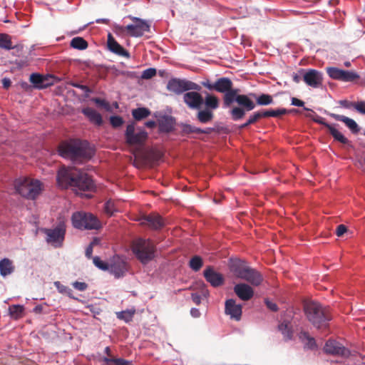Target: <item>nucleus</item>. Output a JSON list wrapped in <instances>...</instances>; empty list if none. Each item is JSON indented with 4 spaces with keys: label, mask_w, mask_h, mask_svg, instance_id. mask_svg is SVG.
Listing matches in <instances>:
<instances>
[{
    "label": "nucleus",
    "mask_w": 365,
    "mask_h": 365,
    "mask_svg": "<svg viewBox=\"0 0 365 365\" xmlns=\"http://www.w3.org/2000/svg\"><path fill=\"white\" fill-rule=\"evenodd\" d=\"M57 182L62 188L72 187L75 190H91L94 187L92 179L84 172L73 167H62L57 174Z\"/></svg>",
    "instance_id": "nucleus-1"
},
{
    "label": "nucleus",
    "mask_w": 365,
    "mask_h": 365,
    "mask_svg": "<svg viewBox=\"0 0 365 365\" xmlns=\"http://www.w3.org/2000/svg\"><path fill=\"white\" fill-rule=\"evenodd\" d=\"M58 152L61 157L72 161L81 158L88 159L92 155V150L88 147V143L86 141L76 143H62L59 145Z\"/></svg>",
    "instance_id": "nucleus-2"
},
{
    "label": "nucleus",
    "mask_w": 365,
    "mask_h": 365,
    "mask_svg": "<svg viewBox=\"0 0 365 365\" xmlns=\"http://www.w3.org/2000/svg\"><path fill=\"white\" fill-rule=\"evenodd\" d=\"M304 312L309 321L317 328L326 327L331 319L329 310L316 302L307 303Z\"/></svg>",
    "instance_id": "nucleus-3"
},
{
    "label": "nucleus",
    "mask_w": 365,
    "mask_h": 365,
    "mask_svg": "<svg viewBox=\"0 0 365 365\" xmlns=\"http://www.w3.org/2000/svg\"><path fill=\"white\" fill-rule=\"evenodd\" d=\"M15 188L21 196L34 200L42 191V184L38 180L21 178L16 180Z\"/></svg>",
    "instance_id": "nucleus-4"
},
{
    "label": "nucleus",
    "mask_w": 365,
    "mask_h": 365,
    "mask_svg": "<svg viewBox=\"0 0 365 365\" xmlns=\"http://www.w3.org/2000/svg\"><path fill=\"white\" fill-rule=\"evenodd\" d=\"M73 226L78 230H98L101 227L98 219L93 214L83 211L75 212L71 216Z\"/></svg>",
    "instance_id": "nucleus-5"
},
{
    "label": "nucleus",
    "mask_w": 365,
    "mask_h": 365,
    "mask_svg": "<svg viewBox=\"0 0 365 365\" xmlns=\"http://www.w3.org/2000/svg\"><path fill=\"white\" fill-rule=\"evenodd\" d=\"M133 251L142 263H147L155 257V247L150 240L138 239L133 246Z\"/></svg>",
    "instance_id": "nucleus-6"
},
{
    "label": "nucleus",
    "mask_w": 365,
    "mask_h": 365,
    "mask_svg": "<svg viewBox=\"0 0 365 365\" xmlns=\"http://www.w3.org/2000/svg\"><path fill=\"white\" fill-rule=\"evenodd\" d=\"M134 21L133 24H128L126 26L117 25L115 26V30L117 33H122L127 31L129 36L132 37H140L145 32L150 31V24L142 19L138 17H131Z\"/></svg>",
    "instance_id": "nucleus-7"
},
{
    "label": "nucleus",
    "mask_w": 365,
    "mask_h": 365,
    "mask_svg": "<svg viewBox=\"0 0 365 365\" xmlns=\"http://www.w3.org/2000/svg\"><path fill=\"white\" fill-rule=\"evenodd\" d=\"M66 232V225L63 220L59 221L54 228L43 229L46 242L56 248L62 247Z\"/></svg>",
    "instance_id": "nucleus-8"
},
{
    "label": "nucleus",
    "mask_w": 365,
    "mask_h": 365,
    "mask_svg": "<svg viewBox=\"0 0 365 365\" xmlns=\"http://www.w3.org/2000/svg\"><path fill=\"white\" fill-rule=\"evenodd\" d=\"M167 88L176 94H180L188 91L201 90L200 86L192 81L178 78L170 79L167 84Z\"/></svg>",
    "instance_id": "nucleus-9"
},
{
    "label": "nucleus",
    "mask_w": 365,
    "mask_h": 365,
    "mask_svg": "<svg viewBox=\"0 0 365 365\" xmlns=\"http://www.w3.org/2000/svg\"><path fill=\"white\" fill-rule=\"evenodd\" d=\"M135 123L133 122L129 123L126 127L125 137L126 143L129 145H143L148 138V133L144 129H138L135 133Z\"/></svg>",
    "instance_id": "nucleus-10"
},
{
    "label": "nucleus",
    "mask_w": 365,
    "mask_h": 365,
    "mask_svg": "<svg viewBox=\"0 0 365 365\" xmlns=\"http://www.w3.org/2000/svg\"><path fill=\"white\" fill-rule=\"evenodd\" d=\"M108 271L116 278L123 277L128 271V263L123 257L115 255L111 259Z\"/></svg>",
    "instance_id": "nucleus-11"
},
{
    "label": "nucleus",
    "mask_w": 365,
    "mask_h": 365,
    "mask_svg": "<svg viewBox=\"0 0 365 365\" xmlns=\"http://www.w3.org/2000/svg\"><path fill=\"white\" fill-rule=\"evenodd\" d=\"M198 91H188L183 95V101L188 108L193 110L201 109L204 100Z\"/></svg>",
    "instance_id": "nucleus-12"
},
{
    "label": "nucleus",
    "mask_w": 365,
    "mask_h": 365,
    "mask_svg": "<svg viewBox=\"0 0 365 365\" xmlns=\"http://www.w3.org/2000/svg\"><path fill=\"white\" fill-rule=\"evenodd\" d=\"M303 79L308 86L319 88L322 85L323 75L317 70L309 69L304 74Z\"/></svg>",
    "instance_id": "nucleus-13"
},
{
    "label": "nucleus",
    "mask_w": 365,
    "mask_h": 365,
    "mask_svg": "<svg viewBox=\"0 0 365 365\" xmlns=\"http://www.w3.org/2000/svg\"><path fill=\"white\" fill-rule=\"evenodd\" d=\"M324 349L326 353L334 355L346 356L349 354L348 349L335 340H328L325 344Z\"/></svg>",
    "instance_id": "nucleus-14"
},
{
    "label": "nucleus",
    "mask_w": 365,
    "mask_h": 365,
    "mask_svg": "<svg viewBox=\"0 0 365 365\" xmlns=\"http://www.w3.org/2000/svg\"><path fill=\"white\" fill-rule=\"evenodd\" d=\"M204 277L207 282H209L212 287H218L221 286L224 282V278L222 275L214 270L211 267H208L204 270Z\"/></svg>",
    "instance_id": "nucleus-15"
},
{
    "label": "nucleus",
    "mask_w": 365,
    "mask_h": 365,
    "mask_svg": "<svg viewBox=\"0 0 365 365\" xmlns=\"http://www.w3.org/2000/svg\"><path fill=\"white\" fill-rule=\"evenodd\" d=\"M225 312L226 314L230 316L231 319L239 321L242 316V306L236 304L235 300L230 299L225 302Z\"/></svg>",
    "instance_id": "nucleus-16"
},
{
    "label": "nucleus",
    "mask_w": 365,
    "mask_h": 365,
    "mask_svg": "<svg viewBox=\"0 0 365 365\" xmlns=\"http://www.w3.org/2000/svg\"><path fill=\"white\" fill-rule=\"evenodd\" d=\"M253 286H259L263 281L262 274L256 269L248 267L241 277Z\"/></svg>",
    "instance_id": "nucleus-17"
},
{
    "label": "nucleus",
    "mask_w": 365,
    "mask_h": 365,
    "mask_svg": "<svg viewBox=\"0 0 365 365\" xmlns=\"http://www.w3.org/2000/svg\"><path fill=\"white\" fill-rule=\"evenodd\" d=\"M234 292L237 297L244 301L250 299L254 295L253 289L245 283H240L234 287Z\"/></svg>",
    "instance_id": "nucleus-18"
},
{
    "label": "nucleus",
    "mask_w": 365,
    "mask_h": 365,
    "mask_svg": "<svg viewBox=\"0 0 365 365\" xmlns=\"http://www.w3.org/2000/svg\"><path fill=\"white\" fill-rule=\"evenodd\" d=\"M108 47L109 50L120 56L125 58L130 57V53L121 45H120L111 36L108 34Z\"/></svg>",
    "instance_id": "nucleus-19"
},
{
    "label": "nucleus",
    "mask_w": 365,
    "mask_h": 365,
    "mask_svg": "<svg viewBox=\"0 0 365 365\" xmlns=\"http://www.w3.org/2000/svg\"><path fill=\"white\" fill-rule=\"evenodd\" d=\"M30 81L35 88L38 89L45 88L52 84L51 82L48 81V77L36 73L31 75Z\"/></svg>",
    "instance_id": "nucleus-20"
},
{
    "label": "nucleus",
    "mask_w": 365,
    "mask_h": 365,
    "mask_svg": "<svg viewBox=\"0 0 365 365\" xmlns=\"http://www.w3.org/2000/svg\"><path fill=\"white\" fill-rule=\"evenodd\" d=\"M82 113L88 118L91 123L98 126L102 125V116L95 109L90 107H86L82 110Z\"/></svg>",
    "instance_id": "nucleus-21"
},
{
    "label": "nucleus",
    "mask_w": 365,
    "mask_h": 365,
    "mask_svg": "<svg viewBox=\"0 0 365 365\" xmlns=\"http://www.w3.org/2000/svg\"><path fill=\"white\" fill-rule=\"evenodd\" d=\"M330 116L332 117L336 120L341 121L345 123V125L351 130L353 133H357L359 131V128L357 123L351 118H349L346 116L331 113Z\"/></svg>",
    "instance_id": "nucleus-22"
},
{
    "label": "nucleus",
    "mask_w": 365,
    "mask_h": 365,
    "mask_svg": "<svg viewBox=\"0 0 365 365\" xmlns=\"http://www.w3.org/2000/svg\"><path fill=\"white\" fill-rule=\"evenodd\" d=\"M142 224L147 225L155 230L161 228L164 225L161 217L156 215H150L145 217L143 220Z\"/></svg>",
    "instance_id": "nucleus-23"
},
{
    "label": "nucleus",
    "mask_w": 365,
    "mask_h": 365,
    "mask_svg": "<svg viewBox=\"0 0 365 365\" xmlns=\"http://www.w3.org/2000/svg\"><path fill=\"white\" fill-rule=\"evenodd\" d=\"M248 267L249 266L245 261L235 260L232 262L230 269L237 277L241 279L242 276L243 275L245 270L248 268Z\"/></svg>",
    "instance_id": "nucleus-24"
},
{
    "label": "nucleus",
    "mask_w": 365,
    "mask_h": 365,
    "mask_svg": "<svg viewBox=\"0 0 365 365\" xmlns=\"http://www.w3.org/2000/svg\"><path fill=\"white\" fill-rule=\"evenodd\" d=\"M15 269V267L13 264V262L8 259L4 258L0 260V274L6 277L10 274H11Z\"/></svg>",
    "instance_id": "nucleus-25"
},
{
    "label": "nucleus",
    "mask_w": 365,
    "mask_h": 365,
    "mask_svg": "<svg viewBox=\"0 0 365 365\" xmlns=\"http://www.w3.org/2000/svg\"><path fill=\"white\" fill-rule=\"evenodd\" d=\"M233 83L232 81L227 78L222 77L215 81V91L220 93H225L232 88Z\"/></svg>",
    "instance_id": "nucleus-26"
},
{
    "label": "nucleus",
    "mask_w": 365,
    "mask_h": 365,
    "mask_svg": "<svg viewBox=\"0 0 365 365\" xmlns=\"http://www.w3.org/2000/svg\"><path fill=\"white\" fill-rule=\"evenodd\" d=\"M339 104L346 108H354L357 112L361 114L365 115V101L358 102H349L346 100L339 101Z\"/></svg>",
    "instance_id": "nucleus-27"
},
{
    "label": "nucleus",
    "mask_w": 365,
    "mask_h": 365,
    "mask_svg": "<svg viewBox=\"0 0 365 365\" xmlns=\"http://www.w3.org/2000/svg\"><path fill=\"white\" fill-rule=\"evenodd\" d=\"M238 95V89H232V88L224 93L223 108H227L230 107L233 102H236Z\"/></svg>",
    "instance_id": "nucleus-28"
},
{
    "label": "nucleus",
    "mask_w": 365,
    "mask_h": 365,
    "mask_svg": "<svg viewBox=\"0 0 365 365\" xmlns=\"http://www.w3.org/2000/svg\"><path fill=\"white\" fill-rule=\"evenodd\" d=\"M236 103L247 111H250L255 108V103L246 95H238Z\"/></svg>",
    "instance_id": "nucleus-29"
},
{
    "label": "nucleus",
    "mask_w": 365,
    "mask_h": 365,
    "mask_svg": "<svg viewBox=\"0 0 365 365\" xmlns=\"http://www.w3.org/2000/svg\"><path fill=\"white\" fill-rule=\"evenodd\" d=\"M278 329L282 334L285 340L292 339L293 332L289 322L283 321L281 322L278 326Z\"/></svg>",
    "instance_id": "nucleus-30"
},
{
    "label": "nucleus",
    "mask_w": 365,
    "mask_h": 365,
    "mask_svg": "<svg viewBox=\"0 0 365 365\" xmlns=\"http://www.w3.org/2000/svg\"><path fill=\"white\" fill-rule=\"evenodd\" d=\"M299 339L304 344L305 348L313 349L316 347V342L313 337H311L306 331H301L299 334Z\"/></svg>",
    "instance_id": "nucleus-31"
},
{
    "label": "nucleus",
    "mask_w": 365,
    "mask_h": 365,
    "mask_svg": "<svg viewBox=\"0 0 365 365\" xmlns=\"http://www.w3.org/2000/svg\"><path fill=\"white\" fill-rule=\"evenodd\" d=\"M213 113L209 109H200L197 114V118L202 123H207L210 122L213 119Z\"/></svg>",
    "instance_id": "nucleus-32"
},
{
    "label": "nucleus",
    "mask_w": 365,
    "mask_h": 365,
    "mask_svg": "<svg viewBox=\"0 0 365 365\" xmlns=\"http://www.w3.org/2000/svg\"><path fill=\"white\" fill-rule=\"evenodd\" d=\"M327 128L334 140L343 144H348L349 143V140L333 125H327Z\"/></svg>",
    "instance_id": "nucleus-33"
},
{
    "label": "nucleus",
    "mask_w": 365,
    "mask_h": 365,
    "mask_svg": "<svg viewBox=\"0 0 365 365\" xmlns=\"http://www.w3.org/2000/svg\"><path fill=\"white\" fill-rule=\"evenodd\" d=\"M204 103L206 106L205 109H209L212 111L219 107L220 101L216 96L207 94L205 96Z\"/></svg>",
    "instance_id": "nucleus-34"
},
{
    "label": "nucleus",
    "mask_w": 365,
    "mask_h": 365,
    "mask_svg": "<svg viewBox=\"0 0 365 365\" xmlns=\"http://www.w3.org/2000/svg\"><path fill=\"white\" fill-rule=\"evenodd\" d=\"M173 128V122L171 118H163L159 121V129L161 132L169 133Z\"/></svg>",
    "instance_id": "nucleus-35"
},
{
    "label": "nucleus",
    "mask_w": 365,
    "mask_h": 365,
    "mask_svg": "<svg viewBox=\"0 0 365 365\" xmlns=\"http://www.w3.org/2000/svg\"><path fill=\"white\" fill-rule=\"evenodd\" d=\"M150 114L149 109L146 108H138L132 110V115L136 120H143Z\"/></svg>",
    "instance_id": "nucleus-36"
},
{
    "label": "nucleus",
    "mask_w": 365,
    "mask_h": 365,
    "mask_svg": "<svg viewBox=\"0 0 365 365\" xmlns=\"http://www.w3.org/2000/svg\"><path fill=\"white\" fill-rule=\"evenodd\" d=\"M135 313L134 309H126L121 312H116L117 318L128 323L132 321L133 317Z\"/></svg>",
    "instance_id": "nucleus-37"
},
{
    "label": "nucleus",
    "mask_w": 365,
    "mask_h": 365,
    "mask_svg": "<svg viewBox=\"0 0 365 365\" xmlns=\"http://www.w3.org/2000/svg\"><path fill=\"white\" fill-rule=\"evenodd\" d=\"M11 317L15 319H19L23 316L24 307L23 305L14 304L9 308Z\"/></svg>",
    "instance_id": "nucleus-38"
},
{
    "label": "nucleus",
    "mask_w": 365,
    "mask_h": 365,
    "mask_svg": "<svg viewBox=\"0 0 365 365\" xmlns=\"http://www.w3.org/2000/svg\"><path fill=\"white\" fill-rule=\"evenodd\" d=\"M103 361L106 365H110L111 364H113L114 365H133L132 361L125 360L121 358L110 359L108 357H103Z\"/></svg>",
    "instance_id": "nucleus-39"
},
{
    "label": "nucleus",
    "mask_w": 365,
    "mask_h": 365,
    "mask_svg": "<svg viewBox=\"0 0 365 365\" xmlns=\"http://www.w3.org/2000/svg\"><path fill=\"white\" fill-rule=\"evenodd\" d=\"M359 78V75L352 71L342 70L341 80L344 82H353Z\"/></svg>",
    "instance_id": "nucleus-40"
},
{
    "label": "nucleus",
    "mask_w": 365,
    "mask_h": 365,
    "mask_svg": "<svg viewBox=\"0 0 365 365\" xmlns=\"http://www.w3.org/2000/svg\"><path fill=\"white\" fill-rule=\"evenodd\" d=\"M71 46L78 50H84L88 47V43L81 37H75L71 41Z\"/></svg>",
    "instance_id": "nucleus-41"
},
{
    "label": "nucleus",
    "mask_w": 365,
    "mask_h": 365,
    "mask_svg": "<svg viewBox=\"0 0 365 365\" xmlns=\"http://www.w3.org/2000/svg\"><path fill=\"white\" fill-rule=\"evenodd\" d=\"M262 115V118L265 117H279L280 115H284L287 113V110L285 108H277L276 110H269L260 112Z\"/></svg>",
    "instance_id": "nucleus-42"
},
{
    "label": "nucleus",
    "mask_w": 365,
    "mask_h": 365,
    "mask_svg": "<svg viewBox=\"0 0 365 365\" xmlns=\"http://www.w3.org/2000/svg\"><path fill=\"white\" fill-rule=\"evenodd\" d=\"M0 48L6 50L13 48L11 37L8 34H0Z\"/></svg>",
    "instance_id": "nucleus-43"
},
{
    "label": "nucleus",
    "mask_w": 365,
    "mask_h": 365,
    "mask_svg": "<svg viewBox=\"0 0 365 365\" xmlns=\"http://www.w3.org/2000/svg\"><path fill=\"white\" fill-rule=\"evenodd\" d=\"M245 111H247L245 109L240 107L233 108L230 110L232 119L235 121L242 119L245 115Z\"/></svg>",
    "instance_id": "nucleus-44"
},
{
    "label": "nucleus",
    "mask_w": 365,
    "mask_h": 365,
    "mask_svg": "<svg viewBox=\"0 0 365 365\" xmlns=\"http://www.w3.org/2000/svg\"><path fill=\"white\" fill-rule=\"evenodd\" d=\"M327 73L329 76L334 80H341L342 69L336 67H328L326 68Z\"/></svg>",
    "instance_id": "nucleus-45"
},
{
    "label": "nucleus",
    "mask_w": 365,
    "mask_h": 365,
    "mask_svg": "<svg viewBox=\"0 0 365 365\" xmlns=\"http://www.w3.org/2000/svg\"><path fill=\"white\" fill-rule=\"evenodd\" d=\"M256 101L258 105L267 106L272 103L273 99L272 96L269 94H262L256 97Z\"/></svg>",
    "instance_id": "nucleus-46"
},
{
    "label": "nucleus",
    "mask_w": 365,
    "mask_h": 365,
    "mask_svg": "<svg viewBox=\"0 0 365 365\" xmlns=\"http://www.w3.org/2000/svg\"><path fill=\"white\" fill-rule=\"evenodd\" d=\"M202 266V258L199 256H195L190 260V267L192 270L195 272L198 271Z\"/></svg>",
    "instance_id": "nucleus-47"
},
{
    "label": "nucleus",
    "mask_w": 365,
    "mask_h": 365,
    "mask_svg": "<svg viewBox=\"0 0 365 365\" xmlns=\"http://www.w3.org/2000/svg\"><path fill=\"white\" fill-rule=\"evenodd\" d=\"M262 118V115L260 112H256L254 113L252 115H251L247 120V121L242 125H240V128H245L247 126H249L251 124L255 123L257 122L259 118Z\"/></svg>",
    "instance_id": "nucleus-48"
},
{
    "label": "nucleus",
    "mask_w": 365,
    "mask_h": 365,
    "mask_svg": "<svg viewBox=\"0 0 365 365\" xmlns=\"http://www.w3.org/2000/svg\"><path fill=\"white\" fill-rule=\"evenodd\" d=\"M93 262L95 264V266H96L98 268H99L101 270H103V271L109 270L110 264L101 260V258L97 256L93 257Z\"/></svg>",
    "instance_id": "nucleus-49"
},
{
    "label": "nucleus",
    "mask_w": 365,
    "mask_h": 365,
    "mask_svg": "<svg viewBox=\"0 0 365 365\" xmlns=\"http://www.w3.org/2000/svg\"><path fill=\"white\" fill-rule=\"evenodd\" d=\"M104 209L105 212L109 215H112L115 212L118 211L115 202L112 200H109L105 203Z\"/></svg>",
    "instance_id": "nucleus-50"
},
{
    "label": "nucleus",
    "mask_w": 365,
    "mask_h": 365,
    "mask_svg": "<svg viewBox=\"0 0 365 365\" xmlns=\"http://www.w3.org/2000/svg\"><path fill=\"white\" fill-rule=\"evenodd\" d=\"M110 122L113 128H118L123 124L124 120L120 116L113 115L110 118Z\"/></svg>",
    "instance_id": "nucleus-51"
},
{
    "label": "nucleus",
    "mask_w": 365,
    "mask_h": 365,
    "mask_svg": "<svg viewBox=\"0 0 365 365\" xmlns=\"http://www.w3.org/2000/svg\"><path fill=\"white\" fill-rule=\"evenodd\" d=\"M156 74V69L153 68H149L144 70L141 74V78L143 79H150L155 76Z\"/></svg>",
    "instance_id": "nucleus-52"
},
{
    "label": "nucleus",
    "mask_w": 365,
    "mask_h": 365,
    "mask_svg": "<svg viewBox=\"0 0 365 365\" xmlns=\"http://www.w3.org/2000/svg\"><path fill=\"white\" fill-rule=\"evenodd\" d=\"M182 131L185 133H195L200 134V131H201V128H197V127L191 125L186 124V125H183Z\"/></svg>",
    "instance_id": "nucleus-53"
},
{
    "label": "nucleus",
    "mask_w": 365,
    "mask_h": 365,
    "mask_svg": "<svg viewBox=\"0 0 365 365\" xmlns=\"http://www.w3.org/2000/svg\"><path fill=\"white\" fill-rule=\"evenodd\" d=\"M70 84L73 87H75V88L82 90L85 93L86 96H88V95L92 92L91 90L87 86L81 85V84H80L78 83H76V82H71Z\"/></svg>",
    "instance_id": "nucleus-54"
},
{
    "label": "nucleus",
    "mask_w": 365,
    "mask_h": 365,
    "mask_svg": "<svg viewBox=\"0 0 365 365\" xmlns=\"http://www.w3.org/2000/svg\"><path fill=\"white\" fill-rule=\"evenodd\" d=\"M54 286L56 287L57 290L61 294H66V292H69V288L66 286H64L58 281L54 282Z\"/></svg>",
    "instance_id": "nucleus-55"
},
{
    "label": "nucleus",
    "mask_w": 365,
    "mask_h": 365,
    "mask_svg": "<svg viewBox=\"0 0 365 365\" xmlns=\"http://www.w3.org/2000/svg\"><path fill=\"white\" fill-rule=\"evenodd\" d=\"M73 287L77 290L85 291L88 287V284L85 282H75L73 283Z\"/></svg>",
    "instance_id": "nucleus-56"
},
{
    "label": "nucleus",
    "mask_w": 365,
    "mask_h": 365,
    "mask_svg": "<svg viewBox=\"0 0 365 365\" xmlns=\"http://www.w3.org/2000/svg\"><path fill=\"white\" fill-rule=\"evenodd\" d=\"M96 243V240L95 239L91 244L86 247L85 255L86 257L91 258L93 254V245Z\"/></svg>",
    "instance_id": "nucleus-57"
},
{
    "label": "nucleus",
    "mask_w": 365,
    "mask_h": 365,
    "mask_svg": "<svg viewBox=\"0 0 365 365\" xmlns=\"http://www.w3.org/2000/svg\"><path fill=\"white\" fill-rule=\"evenodd\" d=\"M347 229L344 225H339L336 230V234L338 237L342 236L346 232Z\"/></svg>",
    "instance_id": "nucleus-58"
},
{
    "label": "nucleus",
    "mask_w": 365,
    "mask_h": 365,
    "mask_svg": "<svg viewBox=\"0 0 365 365\" xmlns=\"http://www.w3.org/2000/svg\"><path fill=\"white\" fill-rule=\"evenodd\" d=\"M265 304L270 310L273 312H276L278 310L277 305L275 303L269 301V299H265Z\"/></svg>",
    "instance_id": "nucleus-59"
},
{
    "label": "nucleus",
    "mask_w": 365,
    "mask_h": 365,
    "mask_svg": "<svg viewBox=\"0 0 365 365\" xmlns=\"http://www.w3.org/2000/svg\"><path fill=\"white\" fill-rule=\"evenodd\" d=\"M313 120L314 122H316L320 125H323L327 128V125H329V123H327L326 122L324 118H323L322 117L319 116V115H317L316 118H314Z\"/></svg>",
    "instance_id": "nucleus-60"
},
{
    "label": "nucleus",
    "mask_w": 365,
    "mask_h": 365,
    "mask_svg": "<svg viewBox=\"0 0 365 365\" xmlns=\"http://www.w3.org/2000/svg\"><path fill=\"white\" fill-rule=\"evenodd\" d=\"M292 105L294 106L302 107L304 106V102L297 98H292Z\"/></svg>",
    "instance_id": "nucleus-61"
},
{
    "label": "nucleus",
    "mask_w": 365,
    "mask_h": 365,
    "mask_svg": "<svg viewBox=\"0 0 365 365\" xmlns=\"http://www.w3.org/2000/svg\"><path fill=\"white\" fill-rule=\"evenodd\" d=\"M93 101L98 106H103L105 108L108 106V103L106 102L105 100H103V99H101L98 98H96L93 99Z\"/></svg>",
    "instance_id": "nucleus-62"
},
{
    "label": "nucleus",
    "mask_w": 365,
    "mask_h": 365,
    "mask_svg": "<svg viewBox=\"0 0 365 365\" xmlns=\"http://www.w3.org/2000/svg\"><path fill=\"white\" fill-rule=\"evenodd\" d=\"M190 314L192 317H193L195 318H197V317H200V312L197 308H192L190 309Z\"/></svg>",
    "instance_id": "nucleus-63"
},
{
    "label": "nucleus",
    "mask_w": 365,
    "mask_h": 365,
    "mask_svg": "<svg viewBox=\"0 0 365 365\" xmlns=\"http://www.w3.org/2000/svg\"><path fill=\"white\" fill-rule=\"evenodd\" d=\"M202 85L209 89L210 91L215 90V82L214 83H210L209 81L202 82Z\"/></svg>",
    "instance_id": "nucleus-64"
}]
</instances>
